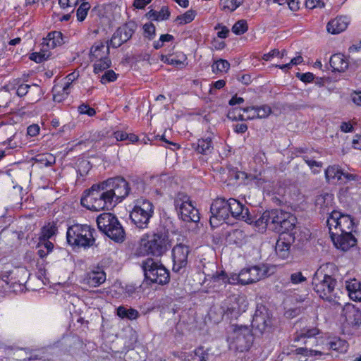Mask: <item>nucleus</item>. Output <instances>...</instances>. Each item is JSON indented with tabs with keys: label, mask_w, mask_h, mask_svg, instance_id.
I'll list each match as a JSON object with an SVG mask.
<instances>
[{
	"label": "nucleus",
	"mask_w": 361,
	"mask_h": 361,
	"mask_svg": "<svg viewBox=\"0 0 361 361\" xmlns=\"http://www.w3.org/2000/svg\"><path fill=\"white\" fill-rule=\"evenodd\" d=\"M39 127L37 124H32L28 126L27 129V133L28 135L31 137L36 136L39 134Z\"/></svg>",
	"instance_id": "774afa93"
},
{
	"label": "nucleus",
	"mask_w": 361,
	"mask_h": 361,
	"mask_svg": "<svg viewBox=\"0 0 361 361\" xmlns=\"http://www.w3.org/2000/svg\"><path fill=\"white\" fill-rule=\"evenodd\" d=\"M54 95L53 99L54 101L57 102H62L65 98L68 97L69 94L70 90H67L65 92L63 86L56 85L53 88Z\"/></svg>",
	"instance_id": "a19ab883"
},
{
	"label": "nucleus",
	"mask_w": 361,
	"mask_h": 361,
	"mask_svg": "<svg viewBox=\"0 0 361 361\" xmlns=\"http://www.w3.org/2000/svg\"><path fill=\"white\" fill-rule=\"evenodd\" d=\"M271 211L264 212L262 215L255 221V225L259 227V229L265 230L267 226H273L272 221L268 218V214H271Z\"/></svg>",
	"instance_id": "c9c22d12"
},
{
	"label": "nucleus",
	"mask_w": 361,
	"mask_h": 361,
	"mask_svg": "<svg viewBox=\"0 0 361 361\" xmlns=\"http://www.w3.org/2000/svg\"><path fill=\"white\" fill-rule=\"evenodd\" d=\"M102 183H104L105 191L112 204H115L118 200L125 198L129 193L128 183L122 177L110 178Z\"/></svg>",
	"instance_id": "9b49d317"
},
{
	"label": "nucleus",
	"mask_w": 361,
	"mask_h": 361,
	"mask_svg": "<svg viewBox=\"0 0 361 361\" xmlns=\"http://www.w3.org/2000/svg\"><path fill=\"white\" fill-rule=\"evenodd\" d=\"M109 49L102 42L94 43L90 51V59L93 63L94 73H99L111 66Z\"/></svg>",
	"instance_id": "6e6552de"
},
{
	"label": "nucleus",
	"mask_w": 361,
	"mask_h": 361,
	"mask_svg": "<svg viewBox=\"0 0 361 361\" xmlns=\"http://www.w3.org/2000/svg\"><path fill=\"white\" fill-rule=\"evenodd\" d=\"M239 274H231L230 276H228L225 271H221L220 274H216L215 276H213V279L214 281L216 282H221L222 281L223 283H231V284H236V283H240V278H238Z\"/></svg>",
	"instance_id": "c756f323"
},
{
	"label": "nucleus",
	"mask_w": 361,
	"mask_h": 361,
	"mask_svg": "<svg viewBox=\"0 0 361 361\" xmlns=\"http://www.w3.org/2000/svg\"><path fill=\"white\" fill-rule=\"evenodd\" d=\"M79 76L78 73L77 72H73L70 74H68L66 78V82L64 85H63V90H65V92L67 90H70L72 82L78 78Z\"/></svg>",
	"instance_id": "6e6d98bb"
},
{
	"label": "nucleus",
	"mask_w": 361,
	"mask_h": 361,
	"mask_svg": "<svg viewBox=\"0 0 361 361\" xmlns=\"http://www.w3.org/2000/svg\"><path fill=\"white\" fill-rule=\"evenodd\" d=\"M180 310H181V307L180 305H176V304H171L167 307V311L164 312V313L169 314H180L183 313Z\"/></svg>",
	"instance_id": "680f3d73"
},
{
	"label": "nucleus",
	"mask_w": 361,
	"mask_h": 361,
	"mask_svg": "<svg viewBox=\"0 0 361 361\" xmlns=\"http://www.w3.org/2000/svg\"><path fill=\"white\" fill-rule=\"evenodd\" d=\"M81 204L90 210L100 211L109 209L114 207V204L110 201L104 183L93 185L89 190L84 192L81 200Z\"/></svg>",
	"instance_id": "f03ea898"
},
{
	"label": "nucleus",
	"mask_w": 361,
	"mask_h": 361,
	"mask_svg": "<svg viewBox=\"0 0 361 361\" xmlns=\"http://www.w3.org/2000/svg\"><path fill=\"white\" fill-rule=\"evenodd\" d=\"M290 280L293 284H299L306 281L307 278L302 275V272L298 271L291 274Z\"/></svg>",
	"instance_id": "13d9d810"
},
{
	"label": "nucleus",
	"mask_w": 361,
	"mask_h": 361,
	"mask_svg": "<svg viewBox=\"0 0 361 361\" xmlns=\"http://www.w3.org/2000/svg\"><path fill=\"white\" fill-rule=\"evenodd\" d=\"M144 34L146 37L152 39L155 35V26L152 23H145L143 25Z\"/></svg>",
	"instance_id": "4d7b16f0"
},
{
	"label": "nucleus",
	"mask_w": 361,
	"mask_h": 361,
	"mask_svg": "<svg viewBox=\"0 0 361 361\" xmlns=\"http://www.w3.org/2000/svg\"><path fill=\"white\" fill-rule=\"evenodd\" d=\"M215 30H219V31L217 33V36L221 39H225L228 37V34L229 32V30L224 25H221V24H218L215 27Z\"/></svg>",
	"instance_id": "e2e57ef3"
},
{
	"label": "nucleus",
	"mask_w": 361,
	"mask_h": 361,
	"mask_svg": "<svg viewBox=\"0 0 361 361\" xmlns=\"http://www.w3.org/2000/svg\"><path fill=\"white\" fill-rule=\"evenodd\" d=\"M221 2L223 9L233 11L242 4L243 0H221Z\"/></svg>",
	"instance_id": "de8ad7c7"
},
{
	"label": "nucleus",
	"mask_w": 361,
	"mask_h": 361,
	"mask_svg": "<svg viewBox=\"0 0 361 361\" xmlns=\"http://www.w3.org/2000/svg\"><path fill=\"white\" fill-rule=\"evenodd\" d=\"M90 8V4L87 1H83L80 4L76 11L77 19L78 21L82 22L85 19Z\"/></svg>",
	"instance_id": "a18cd8bd"
},
{
	"label": "nucleus",
	"mask_w": 361,
	"mask_h": 361,
	"mask_svg": "<svg viewBox=\"0 0 361 361\" xmlns=\"http://www.w3.org/2000/svg\"><path fill=\"white\" fill-rule=\"evenodd\" d=\"M297 76L300 80L305 82H310L314 78V76L312 73H298Z\"/></svg>",
	"instance_id": "69168bd1"
},
{
	"label": "nucleus",
	"mask_w": 361,
	"mask_h": 361,
	"mask_svg": "<svg viewBox=\"0 0 361 361\" xmlns=\"http://www.w3.org/2000/svg\"><path fill=\"white\" fill-rule=\"evenodd\" d=\"M42 90L37 85H30L28 99L31 102L39 101L42 95Z\"/></svg>",
	"instance_id": "58836bf2"
},
{
	"label": "nucleus",
	"mask_w": 361,
	"mask_h": 361,
	"mask_svg": "<svg viewBox=\"0 0 361 361\" xmlns=\"http://www.w3.org/2000/svg\"><path fill=\"white\" fill-rule=\"evenodd\" d=\"M36 160L42 165L44 166H51L55 163L56 158L52 154L45 153L42 154H39L37 157Z\"/></svg>",
	"instance_id": "ea45409f"
},
{
	"label": "nucleus",
	"mask_w": 361,
	"mask_h": 361,
	"mask_svg": "<svg viewBox=\"0 0 361 361\" xmlns=\"http://www.w3.org/2000/svg\"><path fill=\"white\" fill-rule=\"evenodd\" d=\"M303 61V59L301 56H298L296 57L293 58L288 63H286L282 65H275L274 66L279 68L283 71L289 70L292 68L293 66L298 65L302 63Z\"/></svg>",
	"instance_id": "8fccbe9b"
},
{
	"label": "nucleus",
	"mask_w": 361,
	"mask_h": 361,
	"mask_svg": "<svg viewBox=\"0 0 361 361\" xmlns=\"http://www.w3.org/2000/svg\"><path fill=\"white\" fill-rule=\"evenodd\" d=\"M116 340L114 343L121 345V349L116 352L123 353L133 350L137 341V332L130 326H123L120 333H116Z\"/></svg>",
	"instance_id": "4468645a"
},
{
	"label": "nucleus",
	"mask_w": 361,
	"mask_h": 361,
	"mask_svg": "<svg viewBox=\"0 0 361 361\" xmlns=\"http://www.w3.org/2000/svg\"><path fill=\"white\" fill-rule=\"evenodd\" d=\"M117 316H138V312L128 305H121L116 308Z\"/></svg>",
	"instance_id": "c03bdc74"
},
{
	"label": "nucleus",
	"mask_w": 361,
	"mask_h": 361,
	"mask_svg": "<svg viewBox=\"0 0 361 361\" xmlns=\"http://www.w3.org/2000/svg\"><path fill=\"white\" fill-rule=\"evenodd\" d=\"M231 327L232 330L227 338L229 348L240 353L248 351L255 340L250 326L232 324Z\"/></svg>",
	"instance_id": "7ed1b4c3"
},
{
	"label": "nucleus",
	"mask_w": 361,
	"mask_h": 361,
	"mask_svg": "<svg viewBox=\"0 0 361 361\" xmlns=\"http://www.w3.org/2000/svg\"><path fill=\"white\" fill-rule=\"evenodd\" d=\"M212 68L214 73H226L230 68V63L226 60L219 59L212 64Z\"/></svg>",
	"instance_id": "e433bc0d"
},
{
	"label": "nucleus",
	"mask_w": 361,
	"mask_h": 361,
	"mask_svg": "<svg viewBox=\"0 0 361 361\" xmlns=\"http://www.w3.org/2000/svg\"><path fill=\"white\" fill-rule=\"evenodd\" d=\"M145 275L153 283L165 284L169 281V272L165 267L152 259H147L143 264Z\"/></svg>",
	"instance_id": "f8f14e48"
},
{
	"label": "nucleus",
	"mask_w": 361,
	"mask_h": 361,
	"mask_svg": "<svg viewBox=\"0 0 361 361\" xmlns=\"http://www.w3.org/2000/svg\"><path fill=\"white\" fill-rule=\"evenodd\" d=\"M290 247V243L286 242L285 238L281 236L276 243L275 249L277 255L285 259L288 257Z\"/></svg>",
	"instance_id": "c85d7f7f"
},
{
	"label": "nucleus",
	"mask_w": 361,
	"mask_h": 361,
	"mask_svg": "<svg viewBox=\"0 0 361 361\" xmlns=\"http://www.w3.org/2000/svg\"><path fill=\"white\" fill-rule=\"evenodd\" d=\"M49 56V51H48L45 48L42 47V49L39 52H34L30 54V59L32 61H35L36 63H41L48 59Z\"/></svg>",
	"instance_id": "49530a36"
},
{
	"label": "nucleus",
	"mask_w": 361,
	"mask_h": 361,
	"mask_svg": "<svg viewBox=\"0 0 361 361\" xmlns=\"http://www.w3.org/2000/svg\"><path fill=\"white\" fill-rule=\"evenodd\" d=\"M328 264L322 265L317 270L312 279V285L321 298L330 300L336 281L325 273Z\"/></svg>",
	"instance_id": "423d86ee"
},
{
	"label": "nucleus",
	"mask_w": 361,
	"mask_h": 361,
	"mask_svg": "<svg viewBox=\"0 0 361 361\" xmlns=\"http://www.w3.org/2000/svg\"><path fill=\"white\" fill-rule=\"evenodd\" d=\"M325 178L329 183H345L356 180L357 176L344 171L338 165H333L328 166L325 170Z\"/></svg>",
	"instance_id": "f3484780"
},
{
	"label": "nucleus",
	"mask_w": 361,
	"mask_h": 361,
	"mask_svg": "<svg viewBox=\"0 0 361 361\" xmlns=\"http://www.w3.org/2000/svg\"><path fill=\"white\" fill-rule=\"evenodd\" d=\"M153 213L152 203L146 199L140 198L136 200L130 217L137 227L145 228L147 226Z\"/></svg>",
	"instance_id": "0eeeda50"
},
{
	"label": "nucleus",
	"mask_w": 361,
	"mask_h": 361,
	"mask_svg": "<svg viewBox=\"0 0 361 361\" xmlns=\"http://www.w3.org/2000/svg\"><path fill=\"white\" fill-rule=\"evenodd\" d=\"M175 203L178 214L184 221L197 222L200 221L198 210L186 195H179L175 200Z\"/></svg>",
	"instance_id": "ddd939ff"
},
{
	"label": "nucleus",
	"mask_w": 361,
	"mask_h": 361,
	"mask_svg": "<svg viewBox=\"0 0 361 361\" xmlns=\"http://www.w3.org/2000/svg\"><path fill=\"white\" fill-rule=\"evenodd\" d=\"M212 137L208 136L206 138L198 140L196 150L200 154H209L213 149L212 144Z\"/></svg>",
	"instance_id": "7c9ffc66"
},
{
	"label": "nucleus",
	"mask_w": 361,
	"mask_h": 361,
	"mask_svg": "<svg viewBox=\"0 0 361 361\" xmlns=\"http://www.w3.org/2000/svg\"><path fill=\"white\" fill-rule=\"evenodd\" d=\"M305 6L309 9H314L315 8H322L324 4L321 0H306Z\"/></svg>",
	"instance_id": "052dcab7"
},
{
	"label": "nucleus",
	"mask_w": 361,
	"mask_h": 361,
	"mask_svg": "<svg viewBox=\"0 0 361 361\" xmlns=\"http://www.w3.org/2000/svg\"><path fill=\"white\" fill-rule=\"evenodd\" d=\"M226 202L229 215L231 214L234 218L243 221L248 219V209L245 208L242 203L233 198H231L226 200Z\"/></svg>",
	"instance_id": "412c9836"
},
{
	"label": "nucleus",
	"mask_w": 361,
	"mask_h": 361,
	"mask_svg": "<svg viewBox=\"0 0 361 361\" xmlns=\"http://www.w3.org/2000/svg\"><path fill=\"white\" fill-rule=\"evenodd\" d=\"M117 79V74L112 71L109 70L104 73V74L101 78V82L102 84H106L107 82H114Z\"/></svg>",
	"instance_id": "864d4df0"
},
{
	"label": "nucleus",
	"mask_w": 361,
	"mask_h": 361,
	"mask_svg": "<svg viewBox=\"0 0 361 361\" xmlns=\"http://www.w3.org/2000/svg\"><path fill=\"white\" fill-rule=\"evenodd\" d=\"M255 107L257 110V118L259 119L267 118L272 112L271 107L268 105Z\"/></svg>",
	"instance_id": "3c124183"
},
{
	"label": "nucleus",
	"mask_w": 361,
	"mask_h": 361,
	"mask_svg": "<svg viewBox=\"0 0 361 361\" xmlns=\"http://www.w3.org/2000/svg\"><path fill=\"white\" fill-rule=\"evenodd\" d=\"M353 232H344L341 234L330 235L334 246L341 251L347 252L356 245L357 240Z\"/></svg>",
	"instance_id": "aec40b11"
},
{
	"label": "nucleus",
	"mask_w": 361,
	"mask_h": 361,
	"mask_svg": "<svg viewBox=\"0 0 361 361\" xmlns=\"http://www.w3.org/2000/svg\"><path fill=\"white\" fill-rule=\"evenodd\" d=\"M61 345H64V349L68 350L79 343V338L75 336H63L61 341Z\"/></svg>",
	"instance_id": "79ce46f5"
},
{
	"label": "nucleus",
	"mask_w": 361,
	"mask_h": 361,
	"mask_svg": "<svg viewBox=\"0 0 361 361\" xmlns=\"http://www.w3.org/2000/svg\"><path fill=\"white\" fill-rule=\"evenodd\" d=\"M189 253L190 248L185 244L180 243L173 247L172 250L173 271L178 272L186 267Z\"/></svg>",
	"instance_id": "a211bd4d"
},
{
	"label": "nucleus",
	"mask_w": 361,
	"mask_h": 361,
	"mask_svg": "<svg viewBox=\"0 0 361 361\" xmlns=\"http://www.w3.org/2000/svg\"><path fill=\"white\" fill-rule=\"evenodd\" d=\"M137 28V25L134 21H129L120 27L113 35L111 43L115 47H119L124 42L129 40Z\"/></svg>",
	"instance_id": "6ab92c4d"
},
{
	"label": "nucleus",
	"mask_w": 361,
	"mask_h": 361,
	"mask_svg": "<svg viewBox=\"0 0 361 361\" xmlns=\"http://www.w3.org/2000/svg\"><path fill=\"white\" fill-rule=\"evenodd\" d=\"M196 16V12L193 10H188L182 15L176 17V22L179 25H185L192 22Z\"/></svg>",
	"instance_id": "f704fd0d"
},
{
	"label": "nucleus",
	"mask_w": 361,
	"mask_h": 361,
	"mask_svg": "<svg viewBox=\"0 0 361 361\" xmlns=\"http://www.w3.org/2000/svg\"><path fill=\"white\" fill-rule=\"evenodd\" d=\"M345 287L351 300L361 301V283L355 279L347 281Z\"/></svg>",
	"instance_id": "bb28decb"
},
{
	"label": "nucleus",
	"mask_w": 361,
	"mask_h": 361,
	"mask_svg": "<svg viewBox=\"0 0 361 361\" xmlns=\"http://www.w3.org/2000/svg\"><path fill=\"white\" fill-rule=\"evenodd\" d=\"M146 16L149 19L162 20L168 19L170 13L166 8L163 7L159 12L151 10L147 13Z\"/></svg>",
	"instance_id": "2f4dec72"
},
{
	"label": "nucleus",
	"mask_w": 361,
	"mask_h": 361,
	"mask_svg": "<svg viewBox=\"0 0 361 361\" xmlns=\"http://www.w3.org/2000/svg\"><path fill=\"white\" fill-rule=\"evenodd\" d=\"M62 44V33L59 31H53L49 32L47 37L43 39L42 47L49 51L50 49H54Z\"/></svg>",
	"instance_id": "b1692460"
},
{
	"label": "nucleus",
	"mask_w": 361,
	"mask_h": 361,
	"mask_svg": "<svg viewBox=\"0 0 361 361\" xmlns=\"http://www.w3.org/2000/svg\"><path fill=\"white\" fill-rule=\"evenodd\" d=\"M30 88V85H27V84H22V85L18 86V87L17 89V91H16V94L19 97H23V96H25L26 94L28 95L29 94Z\"/></svg>",
	"instance_id": "0e129e2a"
},
{
	"label": "nucleus",
	"mask_w": 361,
	"mask_h": 361,
	"mask_svg": "<svg viewBox=\"0 0 361 361\" xmlns=\"http://www.w3.org/2000/svg\"><path fill=\"white\" fill-rule=\"evenodd\" d=\"M348 325H351L355 329H358L361 325V317H345L343 323L344 328H347Z\"/></svg>",
	"instance_id": "603ef678"
},
{
	"label": "nucleus",
	"mask_w": 361,
	"mask_h": 361,
	"mask_svg": "<svg viewBox=\"0 0 361 361\" xmlns=\"http://www.w3.org/2000/svg\"><path fill=\"white\" fill-rule=\"evenodd\" d=\"M348 25L346 17H337L329 21L326 25L328 32L336 35L344 31Z\"/></svg>",
	"instance_id": "393cba45"
},
{
	"label": "nucleus",
	"mask_w": 361,
	"mask_h": 361,
	"mask_svg": "<svg viewBox=\"0 0 361 361\" xmlns=\"http://www.w3.org/2000/svg\"><path fill=\"white\" fill-rule=\"evenodd\" d=\"M88 225L74 224L68 228L66 238L71 245L87 247L93 245L94 238L93 231Z\"/></svg>",
	"instance_id": "39448f33"
},
{
	"label": "nucleus",
	"mask_w": 361,
	"mask_h": 361,
	"mask_svg": "<svg viewBox=\"0 0 361 361\" xmlns=\"http://www.w3.org/2000/svg\"><path fill=\"white\" fill-rule=\"evenodd\" d=\"M106 275L100 267H96L88 271L84 279L85 283L90 287H98L106 281Z\"/></svg>",
	"instance_id": "4be33fe9"
},
{
	"label": "nucleus",
	"mask_w": 361,
	"mask_h": 361,
	"mask_svg": "<svg viewBox=\"0 0 361 361\" xmlns=\"http://www.w3.org/2000/svg\"><path fill=\"white\" fill-rule=\"evenodd\" d=\"M99 229L116 243L126 238L125 231L117 218L111 213H103L97 219Z\"/></svg>",
	"instance_id": "20e7f679"
},
{
	"label": "nucleus",
	"mask_w": 361,
	"mask_h": 361,
	"mask_svg": "<svg viewBox=\"0 0 361 361\" xmlns=\"http://www.w3.org/2000/svg\"><path fill=\"white\" fill-rule=\"evenodd\" d=\"M287 56V51L286 49H283L279 51V49H274L271 50L269 52L264 54L262 56V59L264 61H269L271 59L274 57H277L281 61L283 59Z\"/></svg>",
	"instance_id": "4c0bfd02"
},
{
	"label": "nucleus",
	"mask_w": 361,
	"mask_h": 361,
	"mask_svg": "<svg viewBox=\"0 0 361 361\" xmlns=\"http://www.w3.org/2000/svg\"><path fill=\"white\" fill-rule=\"evenodd\" d=\"M248 29L247 23L245 20L237 21L232 27V31L235 35H242L247 32Z\"/></svg>",
	"instance_id": "09e8293b"
},
{
	"label": "nucleus",
	"mask_w": 361,
	"mask_h": 361,
	"mask_svg": "<svg viewBox=\"0 0 361 361\" xmlns=\"http://www.w3.org/2000/svg\"><path fill=\"white\" fill-rule=\"evenodd\" d=\"M210 224L212 227H217L228 219L229 216L226 200L217 198L213 201L210 207Z\"/></svg>",
	"instance_id": "2eb2a0df"
},
{
	"label": "nucleus",
	"mask_w": 361,
	"mask_h": 361,
	"mask_svg": "<svg viewBox=\"0 0 361 361\" xmlns=\"http://www.w3.org/2000/svg\"><path fill=\"white\" fill-rule=\"evenodd\" d=\"M56 231L57 228L54 224H48L42 228L39 240H49L56 234Z\"/></svg>",
	"instance_id": "473e14b6"
},
{
	"label": "nucleus",
	"mask_w": 361,
	"mask_h": 361,
	"mask_svg": "<svg viewBox=\"0 0 361 361\" xmlns=\"http://www.w3.org/2000/svg\"><path fill=\"white\" fill-rule=\"evenodd\" d=\"M319 333L320 330L317 327H305L302 329L300 336L310 338L319 334Z\"/></svg>",
	"instance_id": "5fc2aeb1"
},
{
	"label": "nucleus",
	"mask_w": 361,
	"mask_h": 361,
	"mask_svg": "<svg viewBox=\"0 0 361 361\" xmlns=\"http://www.w3.org/2000/svg\"><path fill=\"white\" fill-rule=\"evenodd\" d=\"M43 247L49 253L52 251L54 248V244L48 240H39L38 247Z\"/></svg>",
	"instance_id": "338daca9"
},
{
	"label": "nucleus",
	"mask_w": 361,
	"mask_h": 361,
	"mask_svg": "<svg viewBox=\"0 0 361 361\" xmlns=\"http://www.w3.org/2000/svg\"><path fill=\"white\" fill-rule=\"evenodd\" d=\"M272 317H252L250 327L252 330L257 331L262 334L265 331H269L271 329Z\"/></svg>",
	"instance_id": "a878e982"
},
{
	"label": "nucleus",
	"mask_w": 361,
	"mask_h": 361,
	"mask_svg": "<svg viewBox=\"0 0 361 361\" xmlns=\"http://www.w3.org/2000/svg\"><path fill=\"white\" fill-rule=\"evenodd\" d=\"M268 275V269L265 265L254 266L243 269L239 273L240 283L247 285L259 281Z\"/></svg>",
	"instance_id": "dca6fc26"
},
{
	"label": "nucleus",
	"mask_w": 361,
	"mask_h": 361,
	"mask_svg": "<svg viewBox=\"0 0 361 361\" xmlns=\"http://www.w3.org/2000/svg\"><path fill=\"white\" fill-rule=\"evenodd\" d=\"M170 247L166 235L162 232L147 233L142 235L136 247L135 254L144 257L149 255L161 256Z\"/></svg>",
	"instance_id": "f257e3e1"
},
{
	"label": "nucleus",
	"mask_w": 361,
	"mask_h": 361,
	"mask_svg": "<svg viewBox=\"0 0 361 361\" xmlns=\"http://www.w3.org/2000/svg\"><path fill=\"white\" fill-rule=\"evenodd\" d=\"M330 235L341 234L344 232H353L355 223L353 218L338 211H333L327 219Z\"/></svg>",
	"instance_id": "1a4fd4ad"
},
{
	"label": "nucleus",
	"mask_w": 361,
	"mask_h": 361,
	"mask_svg": "<svg viewBox=\"0 0 361 361\" xmlns=\"http://www.w3.org/2000/svg\"><path fill=\"white\" fill-rule=\"evenodd\" d=\"M268 215V218L272 221V229L279 233H284L291 231L297 223V219L293 214L283 210L273 209Z\"/></svg>",
	"instance_id": "9d476101"
},
{
	"label": "nucleus",
	"mask_w": 361,
	"mask_h": 361,
	"mask_svg": "<svg viewBox=\"0 0 361 361\" xmlns=\"http://www.w3.org/2000/svg\"><path fill=\"white\" fill-rule=\"evenodd\" d=\"M348 347V342L341 338L336 339L329 343V348L339 353L346 352Z\"/></svg>",
	"instance_id": "72a5a7b5"
},
{
	"label": "nucleus",
	"mask_w": 361,
	"mask_h": 361,
	"mask_svg": "<svg viewBox=\"0 0 361 361\" xmlns=\"http://www.w3.org/2000/svg\"><path fill=\"white\" fill-rule=\"evenodd\" d=\"M192 361H208L209 353L207 350H204L202 346L197 348L194 351Z\"/></svg>",
	"instance_id": "37998d69"
},
{
	"label": "nucleus",
	"mask_w": 361,
	"mask_h": 361,
	"mask_svg": "<svg viewBox=\"0 0 361 361\" xmlns=\"http://www.w3.org/2000/svg\"><path fill=\"white\" fill-rule=\"evenodd\" d=\"M78 111L81 114H87L89 116H93L96 114L94 109L90 107L86 104H82L78 106Z\"/></svg>",
	"instance_id": "bf43d9fd"
},
{
	"label": "nucleus",
	"mask_w": 361,
	"mask_h": 361,
	"mask_svg": "<svg viewBox=\"0 0 361 361\" xmlns=\"http://www.w3.org/2000/svg\"><path fill=\"white\" fill-rule=\"evenodd\" d=\"M229 118L233 120H253L257 118V110L255 106H250L240 109H235L233 112L228 114Z\"/></svg>",
	"instance_id": "5701e85b"
},
{
	"label": "nucleus",
	"mask_w": 361,
	"mask_h": 361,
	"mask_svg": "<svg viewBox=\"0 0 361 361\" xmlns=\"http://www.w3.org/2000/svg\"><path fill=\"white\" fill-rule=\"evenodd\" d=\"M329 63L334 71L343 72L348 67V61L345 59V56L341 54L331 56Z\"/></svg>",
	"instance_id": "cd10ccee"
}]
</instances>
